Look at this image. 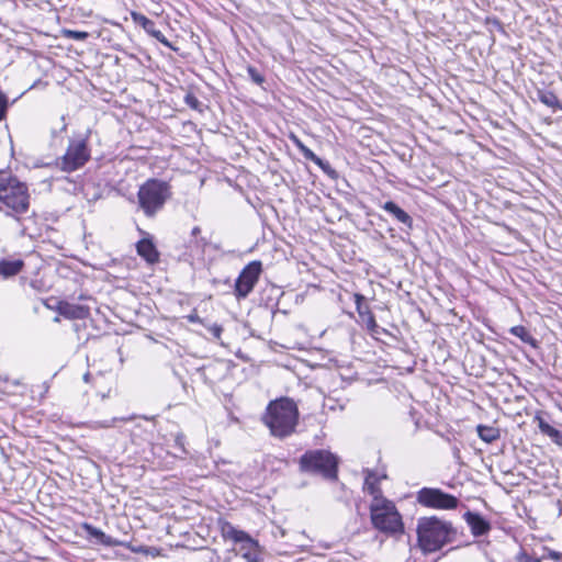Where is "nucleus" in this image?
I'll use <instances>...</instances> for the list:
<instances>
[{
  "instance_id": "1",
  "label": "nucleus",
  "mask_w": 562,
  "mask_h": 562,
  "mask_svg": "<svg viewBox=\"0 0 562 562\" xmlns=\"http://www.w3.org/2000/svg\"><path fill=\"white\" fill-rule=\"evenodd\" d=\"M265 425L276 438H286L295 431L299 422V409L290 397L271 401L262 416Z\"/></svg>"
},
{
  "instance_id": "2",
  "label": "nucleus",
  "mask_w": 562,
  "mask_h": 562,
  "mask_svg": "<svg viewBox=\"0 0 562 562\" xmlns=\"http://www.w3.org/2000/svg\"><path fill=\"white\" fill-rule=\"evenodd\" d=\"M417 542L420 550L427 554L440 550L454 539L456 530L451 522L436 516L420 517L417 521Z\"/></svg>"
},
{
  "instance_id": "3",
  "label": "nucleus",
  "mask_w": 562,
  "mask_h": 562,
  "mask_svg": "<svg viewBox=\"0 0 562 562\" xmlns=\"http://www.w3.org/2000/svg\"><path fill=\"white\" fill-rule=\"evenodd\" d=\"M30 207V194L25 183L5 171H0V211L8 215L25 213Z\"/></svg>"
},
{
  "instance_id": "4",
  "label": "nucleus",
  "mask_w": 562,
  "mask_h": 562,
  "mask_svg": "<svg viewBox=\"0 0 562 562\" xmlns=\"http://www.w3.org/2000/svg\"><path fill=\"white\" fill-rule=\"evenodd\" d=\"M170 198V186L158 179L147 180L137 192L138 206L147 217H154Z\"/></svg>"
},
{
  "instance_id": "5",
  "label": "nucleus",
  "mask_w": 562,
  "mask_h": 562,
  "mask_svg": "<svg viewBox=\"0 0 562 562\" xmlns=\"http://www.w3.org/2000/svg\"><path fill=\"white\" fill-rule=\"evenodd\" d=\"M370 516L375 529L387 535H402L404 525L402 517L393 502L386 498H378L370 505Z\"/></svg>"
},
{
  "instance_id": "6",
  "label": "nucleus",
  "mask_w": 562,
  "mask_h": 562,
  "mask_svg": "<svg viewBox=\"0 0 562 562\" xmlns=\"http://www.w3.org/2000/svg\"><path fill=\"white\" fill-rule=\"evenodd\" d=\"M300 467L305 472L321 474L325 479H337V457L327 450H312L300 459Z\"/></svg>"
},
{
  "instance_id": "7",
  "label": "nucleus",
  "mask_w": 562,
  "mask_h": 562,
  "mask_svg": "<svg viewBox=\"0 0 562 562\" xmlns=\"http://www.w3.org/2000/svg\"><path fill=\"white\" fill-rule=\"evenodd\" d=\"M89 159L88 136H79L70 139L65 155L58 159L57 165L61 170L71 172L81 168Z\"/></svg>"
},
{
  "instance_id": "8",
  "label": "nucleus",
  "mask_w": 562,
  "mask_h": 562,
  "mask_svg": "<svg viewBox=\"0 0 562 562\" xmlns=\"http://www.w3.org/2000/svg\"><path fill=\"white\" fill-rule=\"evenodd\" d=\"M416 501L419 505L432 509H454L459 505V499L440 488L423 487L416 494Z\"/></svg>"
},
{
  "instance_id": "9",
  "label": "nucleus",
  "mask_w": 562,
  "mask_h": 562,
  "mask_svg": "<svg viewBox=\"0 0 562 562\" xmlns=\"http://www.w3.org/2000/svg\"><path fill=\"white\" fill-rule=\"evenodd\" d=\"M262 271L260 261H251L240 271L235 281L234 293L237 299H245L252 291Z\"/></svg>"
},
{
  "instance_id": "10",
  "label": "nucleus",
  "mask_w": 562,
  "mask_h": 562,
  "mask_svg": "<svg viewBox=\"0 0 562 562\" xmlns=\"http://www.w3.org/2000/svg\"><path fill=\"white\" fill-rule=\"evenodd\" d=\"M131 18L133 22L142 26L147 34L156 38L166 47H171V44L169 43L167 37L159 30L156 29V24L153 20L136 11L131 12Z\"/></svg>"
},
{
  "instance_id": "11",
  "label": "nucleus",
  "mask_w": 562,
  "mask_h": 562,
  "mask_svg": "<svg viewBox=\"0 0 562 562\" xmlns=\"http://www.w3.org/2000/svg\"><path fill=\"white\" fill-rule=\"evenodd\" d=\"M57 311L59 315L68 319H85L90 314V310L88 306L74 304L65 301L59 302Z\"/></svg>"
},
{
  "instance_id": "12",
  "label": "nucleus",
  "mask_w": 562,
  "mask_h": 562,
  "mask_svg": "<svg viewBox=\"0 0 562 562\" xmlns=\"http://www.w3.org/2000/svg\"><path fill=\"white\" fill-rule=\"evenodd\" d=\"M464 519L475 537L484 536L491 530V524L477 513L467 512Z\"/></svg>"
},
{
  "instance_id": "13",
  "label": "nucleus",
  "mask_w": 562,
  "mask_h": 562,
  "mask_svg": "<svg viewBox=\"0 0 562 562\" xmlns=\"http://www.w3.org/2000/svg\"><path fill=\"white\" fill-rule=\"evenodd\" d=\"M381 207L391 216H393L397 222L402 223L406 227L405 231L407 233L413 229L412 216L402 207H400L396 203H394L393 201H386L383 204H381Z\"/></svg>"
},
{
  "instance_id": "14",
  "label": "nucleus",
  "mask_w": 562,
  "mask_h": 562,
  "mask_svg": "<svg viewBox=\"0 0 562 562\" xmlns=\"http://www.w3.org/2000/svg\"><path fill=\"white\" fill-rule=\"evenodd\" d=\"M137 254L148 263H156L159 260V252L149 238H143L136 244Z\"/></svg>"
},
{
  "instance_id": "15",
  "label": "nucleus",
  "mask_w": 562,
  "mask_h": 562,
  "mask_svg": "<svg viewBox=\"0 0 562 562\" xmlns=\"http://www.w3.org/2000/svg\"><path fill=\"white\" fill-rule=\"evenodd\" d=\"M353 296L357 312L360 318L366 324L368 329H374L376 327L375 318L372 312L370 311L369 306L363 303L364 296L359 293H356Z\"/></svg>"
},
{
  "instance_id": "16",
  "label": "nucleus",
  "mask_w": 562,
  "mask_h": 562,
  "mask_svg": "<svg viewBox=\"0 0 562 562\" xmlns=\"http://www.w3.org/2000/svg\"><path fill=\"white\" fill-rule=\"evenodd\" d=\"M24 262L21 259L0 258V276L11 278L21 272Z\"/></svg>"
},
{
  "instance_id": "17",
  "label": "nucleus",
  "mask_w": 562,
  "mask_h": 562,
  "mask_svg": "<svg viewBox=\"0 0 562 562\" xmlns=\"http://www.w3.org/2000/svg\"><path fill=\"white\" fill-rule=\"evenodd\" d=\"M291 139L293 140L294 145L299 148V150L301 151L305 159L313 161L325 171L327 170V168H329L328 162H325L322 158L315 155L314 151L306 147L297 136L291 135Z\"/></svg>"
},
{
  "instance_id": "18",
  "label": "nucleus",
  "mask_w": 562,
  "mask_h": 562,
  "mask_svg": "<svg viewBox=\"0 0 562 562\" xmlns=\"http://www.w3.org/2000/svg\"><path fill=\"white\" fill-rule=\"evenodd\" d=\"M83 529L86 532L98 540L99 543L105 547H117L121 544V540L114 539L111 536L105 535L102 530L93 527L92 525L85 524Z\"/></svg>"
},
{
  "instance_id": "19",
  "label": "nucleus",
  "mask_w": 562,
  "mask_h": 562,
  "mask_svg": "<svg viewBox=\"0 0 562 562\" xmlns=\"http://www.w3.org/2000/svg\"><path fill=\"white\" fill-rule=\"evenodd\" d=\"M239 554L246 562H259L260 558L257 541L249 536L248 540L241 542Z\"/></svg>"
},
{
  "instance_id": "20",
  "label": "nucleus",
  "mask_w": 562,
  "mask_h": 562,
  "mask_svg": "<svg viewBox=\"0 0 562 562\" xmlns=\"http://www.w3.org/2000/svg\"><path fill=\"white\" fill-rule=\"evenodd\" d=\"M222 536L232 539L235 542H244L249 539V535L243 530L235 528L231 522L223 521L221 525Z\"/></svg>"
},
{
  "instance_id": "21",
  "label": "nucleus",
  "mask_w": 562,
  "mask_h": 562,
  "mask_svg": "<svg viewBox=\"0 0 562 562\" xmlns=\"http://www.w3.org/2000/svg\"><path fill=\"white\" fill-rule=\"evenodd\" d=\"M535 420L538 423V427L543 435L550 437L555 443L562 442V431L552 427L547 420H544V418L539 415L535 417Z\"/></svg>"
},
{
  "instance_id": "22",
  "label": "nucleus",
  "mask_w": 562,
  "mask_h": 562,
  "mask_svg": "<svg viewBox=\"0 0 562 562\" xmlns=\"http://www.w3.org/2000/svg\"><path fill=\"white\" fill-rule=\"evenodd\" d=\"M363 490L373 496L372 502H376L378 498H384L382 496V491L379 486V479L372 473L369 472L364 479Z\"/></svg>"
},
{
  "instance_id": "23",
  "label": "nucleus",
  "mask_w": 562,
  "mask_h": 562,
  "mask_svg": "<svg viewBox=\"0 0 562 562\" xmlns=\"http://www.w3.org/2000/svg\"><path fill=\"white\" fill-rule=\"evenodd\" d=\"M537 98L541 103L553 110L562 109L561 102L559 101L557 94L551 90L538 89Z\"/></svg>"
},
{
  "instance_id": "24",
  "label": "nucleus",
  "mask_w": 562,
  "mask_h": 562,
  "mask_svg": "<svg viewBox=\"0 0 562 562\" xmlns=\"http://www.w3.org/2000/svg\"><path fill=\"white\" fill-rule=\"evenodd\" d=\"M476 431L479 437L487 443L494 442L501 436L499 429L492 426L479 425Z\"/></svg>"
},
{
  "instance_id": "25",
  "label": "nucleus",
  "mask_w": 562,
  "mask_h": 562,
  "mask_svg": "<svg viewBox=\"0 0 562 562\" xmlns=\"http://www.w3.org/2000/svg\"><path fill=\"white\" fill-rule=\"evenodd\" d=\"M510 334L518 337L522 342L528 344L532 347L537 346V340L529 333V330L521 325L514 326L509 329Z\"/></svg>"
},
{
  "instance_id": "26",
  "label": "nucleus",
  "mask_w": 562,
  "mask_h": 562,
  "mask_svg": "<svg viewBox=\"0 0 562 562\" xmlns=\"http://www.w3.org/2000/svg\"><path fill=\"white\" fill-rule=\"evenodd\" d=\"M207 239L204 238V237H196V238H192L190 240V254L193 255H199V256H202L204 254V249L205 247L207 246Z\"/></svg>"
},
{
  "instance_id": "27",
  "label": "nucleus",
  "mask_w": 562,
  "mask_h": 562,
  "mask_svg": "<svg viewBox=\"0 0 562 562\" xmlns=\"http://www.w3.org/2000/svg\"><path fill=\"white\" fill-rule=\"evenodd\" d=\"M63 35L66 38L75 40V41H86L89 37L88 32L76 31V30H63Z\"/></svg>"
},
{
  "instance_id": "28",
  "label": "nucleus",
  "mask_w": 562,
  "mask_h": 562,
  "mask_svg": "<svg viewBox=\"0 0 562 562\" xmlns=\"http://www.w3.org/2000/svg\"><path fill=\"white\" fill-rule=\"evenodd\" d=\"M184 102L189 108H191L195 111H199V112L203 111L201 101L191 92L186 94Z\"/></svg>"
},
{
  "instance_id": "29",
  "label": "nucleus",
  "mask_w": 562,
  "mask_h": 562,
  "mask_svg": "<svg viewBox=\"0 0 562 562\" xmlns=\"http://www.w3.org/2000/svg\"><path fill=\"white\" fill-rule=\"evenodd\" d=\"M120 546L125 547L133 553L146 554L147 546H142V544L136 546V544H133L132 542H126V541H121Z\"/></svg>"
},
{
  "instance_id": "30",
  "label": "nucleus",
  "mask_w": 562,
  "mask_h": 562,
  "mask_svg": "<svg viewBox=\"0 0 562 562\" xmlns=\"http://www.w3.org/2000/svg\"><path fill=\"white\" fill-rule=\"evenodd\" d=\"M247 71L255 83L261 85L265 81L263 76L255 67L249 66Z\"/></svg>"
},
{
  "instance_id": "31",
  "label": "nucleus",
  "mask_w": 562,
  "mask_h": 562,
  "mask_svg": "<svg viewBox=\"0 0 562 562\" xmlns=\"http://www.w3.org/2000/svg\"><path fill=\"white\" fill-rule=\"evenodd\" d=\"M8 106V97L0 90V121H2L5 117Z\"/></svg>"
},
{
  "instance_id": "32",
  "label": "nucleus",
  "mask_w": 562,
  "mask_h": 562,
  "mask_svg": "<svg viewBox=\"0 0 562 562\" xmlns=\"http://www.w3.org/2000/svg\"><path fill=\"white\" fill-rule=\"evenodd\" d=\"M207 329L217 339L221 337V334L223 331L222 326L218 324H212V325L207 326Z\"/></svg>"
},
{
  "instance_id": "33",
  "label": "nucleus",
  "mask_w": 562,
  "mask_h": 562,
  "mask_svg": "<svg viewBox=\"0 0 562 562\" xmlns=\"http://www.w3.org/2000/svg\"><path fill=\"white\" fill-rule=\"evenodd\" d=\"M145 555H149L151 558L160 557L162 555V549L157 547H147Z\"/></svg>"
},
{
  "instance_id": "34",
  "label": "nucleus",
  "mask_w": 562,
  "mask_h": 562,
  "mask_svg": "<svg viewBox=\"0 0 562 562\" xmlns=\"http://www.w3.org/2000/svg\"><path fill=\"white\" fill-rule=\"evenodd\" d=\"M518 562H541L539 558L530 557L527 553H521L517 558Z\"/></svg>"
},
{
  "instance_id": "35",
  "label": "nucleus",
  "mask_w": 562,
  "mask_h": 562,
  "mask_svg": "<svg viewBox=\"0 0 562 562\" xmlns=\"http://www.w3.org/2000/svg\"><path fill=\"white\" fill-rule=\"evenodd\" d=\"M187 319H188L190 323H200V324H204L203 319H202V318H200V316H199L195 312H193V313L189 314V315L187 316Z\"/></svg>"
},
{
  "instance_id": "36",
  "label": "nucleus",
  "mask_w": 562,
  "mask_h": 562,
  "mask_svg": "<svg viewBox=\"0 0 562 562\" xmlns=\"http://www.w3.org/2000/svg\"><path fill=\"white\" fill-rule=\"evenodd\" d=\"M176 446L184 452V437L182 435H178L175 439Z\"/></svg>"
},
{
  "instance_id": "37",
  "label": "nucleus",
  "mask_w": 562,
  "mask_h": 562,
  "mask_svg": "<svg viewBox=\"0 0 562 562\" xmlns=\"http://www.w3.org/2000/svg\"><path fill=\"white\" fill-rule=\"evenodd\" d=\"M369 330L371 331L372 335H379L381 333H385V329L381 328L378 324L374 329H369Z\"/></svg>"
},
{
  "instance_id": "38",
  "label": "nucleus",
  "mask_w": 562,
  "mask_h": 562,
  "mask_svg": "<svg viewBox=\"0 0 562 562\" xmlns=\"http://www.w3.org/2000/svg\"><path fill=\"white\" fill-rule=\"evenodd\" d=\"M200 233H201V228L199 226L193 227L191 231L192 238H196Z\"/></svg>"
},
{
  "instance_id": "39",
  "label": "nucleus",
  "mask_w": 562,
  "mask_h": 562,
  "mask_svg": "<svg viewBox=\"0 0 562 562\" xmlns=\"http://www.w3.org/2000/svg\"><path fill=\"white\" fill-rule=\"evenodd\" d=\"M112 425H113V423H109V422H102V423H100V427H103V428L111 427Z\"/></svg>"
},
{
  "instance_id": "40",
  "label": "nucleus",
  "mask_w": 562,
  "mask_h": 562,
  "mask_svg": "<svg viewBox=\"0 0 562 562\" xmlns=\"http://www.w3.org/2000/svg\"><path fill=\"white\" fill-rule=\"evenodd\" d=\"M550 557L552 559H559L560 558V553L553 551V552L550 553Z\"/></svg>"
},
{
  "instance_id": "41",
  "label": "nucleus",
  "mask_w": 562,
  "mask_h": 562,
  "mask_svg": "<svg viewBox=\"0 0 562 562\" xmlns=\"http://www.w3.org/2000/svg\"><path fill=\"white\" fill-rule=\"evenodd\" d=\"M83 380H85L86 382H89V380H90V373H89V372H87V373L83 375Z\"/></svg>"
},
{
  "instance_id": "42",
  "label": "nucleus",
  "mask_w": 562,
  "mask_h": 562,
  "mask_svg": "<svg viewBox=\"0 0 562 562\" xmlns=\"http://www.w3.org/2000/svg\"><path fill=\"white\" fill-rule=\"evenodd\" d=\"M36 283H37V281H32L30 284L32 288L37 289L38 284H36Z\"/></svg>"
}]
</instances>
